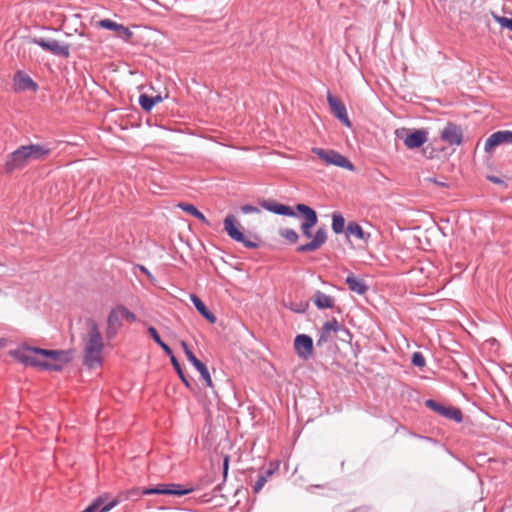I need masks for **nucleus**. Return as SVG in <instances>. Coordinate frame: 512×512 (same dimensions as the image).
<instances>
[{
  "label": "nucleus",
  "instance_id": "ddd939ff",
  "mask_svg": "<svg viewBox=\"0 0 512 512\" xmlns=\"http://www.w3.org/2000/svg\"><path fill=\"white\" fill-rule=\"evenodd\" d=\"M327 101L335 117L339 119L346 127H350L351 122L348 118L345 105L331 93H328Z\"/></svg>",
  "mask_w": 512,
  "mask_h": 512
},
{
  "label": "nucleus",
  "instance_id": "c85d7f7f",
  "mask_svg": "<svg viewBox=\"0 0 512 512\" xmlns=\"http://www.w3.org/2000/svg\"><path fill=\"white\" fill-rule=\"evenodd\" d=\"M345 228V219L339 213H333L332 215V230L336 234H340L344 231Z\"/></svg>",
  "mask_w": 512,
  "mask_h": 512
},
{
  "label": "nucleus",
  "instance_id": "aec40b11",
  "mask_svg": "<svg viewBox=\"0 0 512 512\" xmlns=\"http://www.w3.org/2000/svg\"><path fill=\"white\" fill-rule=\"evenodd\" d=\"M188 361L195 367L200 373L202 379L208 387H212V379L207 367L196 358L193 353H188Z\"/></svg>",
  "mask_w": 512,
  "mask_h": 512
},
{
  "label": "nucleus",
  "instance_id": "412c9836",
  "mask_svg": "<svg viewBox=\"0 0 512 512\" xmlns=\"http://www.w3.org/2000/svg\"><path fill=\"white\" fill-rule=\"evenodd\" d=\"M190 299H191L192 303L194 304L195 308L197 309V311L208 322H210V323H215L216 322L215 315L207 309L205 304L201 301V299L198 296H196L195 294H191Z\"/></svg>",
  "mask_w": 512,
  "mask_h": 512
},
{
  "label": "nucleus",
  "instance_id": "f704fd0d",
  "mask_svg": "<svg viewBox=\"0 0 512 512\" xmlns=\"http://www.w3.org/2000/svg\"><path fill=\"white\" fill-rule=\"evenodd\" d=\"M123 316H124V319H126L127 321L129 322H134L136 321V316L134 313H132L131 311H129L127 308H125L123 306Z\"/></svg>",
  "mask_w": 512,
  "mask_h": 512
},
{
  "label": "nucleus",
  "instance_id": "9d476101",
  "mask_svg": "<svg viewBox=\"0 0 512 512\" xmlns=\"http://www.w3.org/2000/svg\"><path fill=\"white\" fill-rule=\"evenodd\" d=\"M296 208L305 217V221L301 224L302 234L306 238H311L312 237L311 228L314 227L317 223L316 212L312 208H310L309 206H307L305 204H298L296 206Z\"/></svg>",
  "mask_w": 512,
  "mask_h": 512
},
{
  "label": "nucleus",
  "instance_id": "b1692460",
  "mask_svg": "<svg viewBox=\"0 0 512 512\" xmlns=\"http://www.w3.org/2000/svg\"><path fill=\"white\" fill-rule=\"evenodd\" d=\"M346 283L351 291L359 295H363L368 289V287L366 286L365 282L362 279L356 278L353 275H349L346 278Z\"/></svg>",
  "mask_w": 512,
  "mask_h": 512
},
{
  "label": "nucleus",
  "instance_id": "72a5a7b5",
  "mask_svg": "<svg viewBox=\"0 0 512 512\" xmlns=\"http://www.w3.org/2000/svg\"><path fill=\"white\" fill-rule=\"evenodd\" d=\"M412 363L417 367H423L425 365V359L420 352H415L412 356Z\"/></svg>",
  "mask_w": 512,
  "mask_h": 512
},
{
  "label": "nucleus",
  "instance_id": "a878e982",
  "mask_svg": "<svg viewBox=\"0 0 512 512\" xmlns=\"http://www.w3.org/2000/svg\"><path fill=\"white\" fill-rule=\"evenodd\" d=\"M266 209L278 214V215H285V216H296V213L293 211V209L287 205L284 204H267L265 205Z\"/></svg>",
  "mask_w": 512,
  "mask_h": 512
},
{
  "label": "nucleus",
  "instance_id": "58836bf2",
  "mask_svg": "<svg viewBox=\"0 0 512 512\" xmlns=\"http://www.w3.org/2000/svg\"><path fill=\"white\" fill-rule=\"evenodd\" d=\"M181 346H182V348L184 350V353H185L186 357L188 358V353H193V352L189 349V347L186 344V342L182 341L181 342Z\"/></svg>",
  "mask_w": 512,
  "mask_h": 512
},
{
  "label": "nucleus",
  "instance_id": "6e6552de",
  "mask_svg": "<svg viewBox=\"0 0 512 512\" xmlns=\"http://www.w3.org/2000/svg\"><path fill=\"white\" fill-rule=\"evenodd\" d=\"M31 42L57 56L68 57L70 53L68 44L60 43L54 39L33 38Z\"/></svg>",
  "mask_w": 512,
  "mask_h": 512
},
{
  "label": "nucleus",
  "instance_id": "0eeeda50",
  "mask_svg": "<svg viewBox=\"0 0 512 512\" xmlns=\"http://www.w3.org/2000/svg\"><path fill=\"white\" fill-rule=\"evenodd\" d=\"M193 488H182L179 484H159L153 488H145L141 491L143 495L163 494L183 496L193 491Z\"/></svg>",
  "mask_w": 512,
  "mask_h": 512
},
{
  "label": "nucleus",
  "instance_id": "1a4fd4ad",
  "mask_svg": "<svg viewBox=\"0 0 512 512\" xmlns=\"http://www.w3.org/2000/svg\"><path fill=\"white\" fill-rule=\"evenodd\" d=\"M123 316V306L118 305L114 307L107 318V327H106V337L108 339H112L119 331L122 326Z\"/></svg>",
  "mask_w": 512,
  "mask_h": 512
},
{
  "label": "nucleus",
  "instance_id": "c756f323",
  "mask_svg": "<svg viewBox=\"0 0 512 512\" xmlns=\"http://www.w3.org/2000/svg\"><path fill=\"white\" fill-rule=\"evenodd\" d=\"M272 474V471H267L266 475H259L258 479L253 487V490L255 493L260 492V490L263 488L265 483L267 482L268 477Z\"/></svg>",
  "mask_w": 512,
  "mask_h": 512
},
{
  "label": "nucleus",
  "instance_id": "9b49d317",
  "mask_svg": "<svg viewBox=\"0 0 512 512\" xmlns=\"http://www.w3.org/2000/svg\"><path fill=\"white\" fill-rule=\"evenodd\" d=\"M294 348L300 358L308 359L313 352L312 338L305 334L297 335L294 340Z\"/></svg>",
  "mask_w": 512,
  "mask_h": 512
},
{
  "label": "nucleus",
  "instance_id": "4be33fe9",
  "mask_svg": "<svg viewBox=\"0 0 512 512\" xmlns=\"http://www.w3.org/2000/svg\"><path fill=\"white\" fill-rule=\"evenodd\" d=\"M103 502V499L100 497L81 512H108L115 506H117V504L119 503L118 500H112L111 502L103 506Z\"/></svg>",
  "mask_w": 512,
  "mask_h": 512
},
{
  "label": "nucleus",
  "instance_id": "79ce46f5",
  "mask_svg": "<svg viewBox=\"0 0 512 512\" xmlns=\"http://www.w3.org/2000/svg\"><path fill=\"white\" fill-rule=\"evenodd\" d=\"M139 493V490L138 489H132L128 492V497H131V496H134V495H138Z\"/></svg>",
  "mask_w": 512,
  "mask_h": 512
},
{
  "label": "nucleus",
  "instance_id": "2eb2a0df",
  "mask_svg": "<svg viewBox=\"0 0 512 512\" xmlns=\"http://www.w3.org/2000/svg\"><path fill=\"white\" fill-rule=\"evenodd\" d=\"M441 138L449 145H459L462 142V131L457 125L449 123L442 131Z\"/></svg>",
  "mask_w": 512,
  "mask_h": 512
},
{
  "label": "nucleus",
  "instance_id": "cd10ccee",
  "mask_svg": "<svg viewBox=\"0 0 512 512\" xmlns=\"http://www.w3.org/2000/svg\"><path fill=\"white\" fill-rule=\"evenodd\" d=\"M347 234L348 236H353L357 239H360V240H366V234L365 232L363 231L362 227L355 223V222H351L348 224L347 226Z\"/></svg>",
  "mask_w": 512,
  "mask_h": 512
},
{
  "label": "nucleus",
  "instance_id": "7ed1b4c3",
  "mask_svg": "<svg viewBox=\"0 0 512 512\" xmlns=\"http://www.w3.org/2000/svg\"><path fill=\"white\" fill-rule=\"evenodd\" d=\"M50 153V149L44 145L31 144L21 146L14 151L6 162V169L12 171L22 168L31 161L44 159Z\"/></svg>",
  "mask_w": 512,
  "mask_h": 512
},
{
  "label": "nucleus",
  "instance_id": "c03bdc74",
  "mask_svg": "<svg viewBox=\"0 0 512 512\" xmlns=\"http://www.w3.org/2000/svg\"><path fill=\"white\" fill-rule=\"evenodd\" d=\"M427 180H428L429 182H433V183H435V184H437V185H444V183L439 182V181H437V180H436V179H434V178H428Z\"/></svg>",
  "mask_w": 512,
  "mask_h": 512
},
{
  "label": "nucleus",
  "instance_id": "a18cd8bd",
  "mask_svg": "<svg viewBox=\"0 0 512 512\" xmlns=\"http://www.w3.org/2000/svg\"><path fill=\"white\" fill-rule=\"evenodd\" d=\"M141 271H143L146 275H148L150 272L143 266L140 267Z\"/></svg>",
  "mask_w": 512,
  "mask_h": 512
},
{
  "label": "nucleus",
  "instance_id": "f3484780",
  "mask_svg": "<svg viewBox=\"0 0 512 512\" xmlns=\"http://www.w3.org/2000/svg\"><path fill=\"white\" fill-rule=\"evenodd\" d=\"M426 405L429 408L433 409L434 411H437L441 415H443L447 418L453 419L456 422H460L462 420V413L460 412V410H458L456 408H452V407L447 408V407L441 406L440 404L436 403L433 400H427Z\"/></svg>",
  "mask_w": 512,
  "mask_h": 512
},
{
  "label": "nucleus",
  "instance_id": "bb28decb",
  "mask_svg": "<svg viewBox=\"0 0 512 512\" xmlns=\"http://www.w3.org/2000/svg\"><path fill=\"white\" fill-rule=\"evenodd\" d=\"M179 207L189 213L190 215L194 216L195 218H197L198 220H200L202 223L206 224V225H209V221L207 220V218L204 216V214L202 212H200L195 206H193L192 204H187V203H180L179 204Z\"/></svg>",
  "mask_w": 512,
  "mask_h": 512
},
{
  "label": "nucleus",
  "instance_id": "dca6fc26",
  "mask_svg": "<svg viewBox=\"0 0 512 512\" xmlns=\"http://www.w3.org/2000/svg\"><path fill=\"white\" fill-rule=\"evenodd\" d=\"M14 88L17 91H36L38 86L29 75L18 71L14 76Z\"/></svg>",
  "mask_w": 512,
  "mask_h": 512
},
{
  "label": "nucleus",
  "instance_id": "f257e3e1",
  "mask_svg": "<svg viewBox=\"0 0 512 512\" xmlns=\"http://www.w3.org/2000/svg\"><path fill=\"white\" fill-rule=\"evenodd\" d=\"M18 362L40 370L60 371L73 358L69 350H49L30 346H20L10 351Z\"/></svg>",
  "mask_w": 512,
  "mask_h": 512
},
{
  "label": "nucleus",
  "instance_id": "a211bd4d",
  "mask_svg": "<svg viewBox=\"0 0 512 512\" xmlns=\"http://www.w3.org/2000/svg\"><path fill=\"white\" fill-rule=\"evenodd\" d=\"M326 231L324 228H319L314 235L312 241L309 243L300 245L298 247L299 252H312L318 250L326 241Z\"/></svg>",
  "mask_w": 512,
  "mask_h": 512
},
{
  "label": "nucleus",
  "instance_id": "ea45409f",
  "mask_svg": "<svg viewBox=\"0 0 512 512\" xmlns=\"http://www.w3.org/2000/svg\"><path fill=\"white\" fill-rule=\"evenodd\" d=\"M488 179L490 181H492L493 183H496V184L503 183V181L500 178L496 177V176H489Z\"/></svg>",
  "mask_w": 512,
  "mask_h": 512
},
{
  "label": "nucleus",
  "instance_id": "37998d69",
  "mask_svg": "<svg viewBox=\"0 0 512 512\" xmlns=\"http://www.w3.org/2000/svg\"><path fill=\"white\" fill-rule=\"evenodd\" d=\"M227 470H228V457H225V459H224V475L227 474Z\"/></svg>",
  "mask_w": 512,
  "mask_h": 512
},
{
  "label": "nucleus",
  "instance_id": "4468645a",
  "mask_svg": "<svg viewBox=\"0 0 512 512\" xmlns=\"http://www.w3.org/2000/svg\"><path fill=\"white\" fill-rule=\"evenodd\" d=\"M332 333H334V334L345 333L346 336H349V330L346 329L341 324H339L337 320L332 319L330 321H327L323 325L318 343L320 344V343L326 342L330 338Z\"/></svg>",
  "mask_w": 512,
  "mask_h": 512
},
{
  "label": "nucleus",
  "instance_id": "4c0bfd02",
  "mask_svg": "<svg viewBox=\"0 0 512 512\" xmlns=\"http://www.w3.org/2000/svg\"><path fill=\"white\" fill-rule=\"evenodd\" d=\"M159 346L168 356L171 357V355H173L171 348L168 345H166L163 341L159 344Z\"/></svg>",
  "mask_w": 512,
  "mask_h": 512
},
{
  "label": "nucleus",
  "instance_id": "473e14b6",
  "mask_svg": "<svg viewBox=\"0 0 512 512\" xmlns=\"http://www.w3.org/2000/svg\"><path fill=\"white\" fill-rule=\"evenodd\" d=\"M171 363L173 364L174 368L176 369L179 377L182 379V381L188 386V381L185 379L184 375H183V372L181 370V367H180V364L179 362L177 361V359L175 358L174 355H171Z\"/></svg>",
  "mask_w": 512,
  "mask_h": 512
},
{
  "label": "nucleus",
  "instance_id": "2f4dec72",
  "mask_svg": "<svg viewBox=\"0 0 512 512\" xmlns=\"http://www.w3.org/2000/svg\"><path fill=\"white\" fill-rule=\"evenodd\" d=\"M493 18L501 27L512 31V19L498 15H493Z\"/></svg>",
  "mask_w": 512,
  "mask_h": 512
},
{
  "label": "nucleus",
  "instance_id": "393cba45",
  "mask_svg": "<svg viewBox=\"0 0 512 512\" xmlns=\"http://www.w3.org/2000/svg\"><path fill=\"white\" fill-rule=\"evenodd\" d=\"M163 100L161 95L150 97L146 94H141L139 97V104L145 111H150L157 103Z\"/></svg>",
  "mask_w": 512,
  "mask_h": 512
},
{
  "label": "nucleus",
  "instance_id": "f8f14e48",
  "mask_svg": "<svg viewBox=\"0 0 512 512\" xmlns=\"http://www.w3.org/2000/svg\"><path fill=\"white\" fill-rule=\"evenodd\" d=\"M502 144H512V131L503 130L491 134L485 142V151L490 152Z\"/></svg>",
  "mask_w": 512,
  "mask_h": 512
},
{
  "label": "nucleus",
  "instance_id": "5701e85b",
  "mask_svg": "<svg viewBox=\"0 0 512 512\" xmlns=\"http://www.w3.org/2000/svg\"><path fill=\"white\" fill-rule=\"evenodd\" d=\"M313 302L319 309L332 308L334 306V298L323 292L317 291L313 296Z\"/></svg>",
  "mask_w": 512,
  "mask_h": 512
},
{
  "label": "nucleus",
  "instance_id": "de8ad7c7",
  "mask_svg": "<svg viewBox=\"0 0 512 512\" xmlns=\"http://www.w3.org/2000/svg\"><path fill=\"white\" fill-rule=\"evenodd\" d=\"M147 276H148L150 279H153V276L151 275V273H149Z\"/></svg>",
  "mask_w": 512,
  "mask_h": 512
},
{
  "label": "nucleus",
  "instance_id": "a19ab883",
  "mask_svg": "<svg viewBox=\"0 0 512 512\" xmlns=\"http://www.w3.org/2000/svg\"><path fill=\"white\" fill-rule=\"evenodd\" d=\"M339 338L342 341H349L351 339V334L349 333V336H346L345 333H339Z\"/></svg>",
  "mask_w": 512,
  "mask_h": 512
},
{
  "label": "nucleus",
  "instance_id": "6ab92c4d",
  "mask_svg": "<svg viewBox=\"0 0 512 512\" xmlns=\"http://www.w3.org/2000/svg\"><path fill=\"white\" fill-rule=\"evenodd\" d=\"M99 26L108 30L117 32V34L126 40L132 36V32L125 26L118 24L110 19H103L99 21Z\"/></svg>",
  "mask_w": 512,
  "mask_h": 512
},
{
  "label": "nucleus",
  "instance_id": "49530a36",
  "mask_svg": "<svg viewBox=\"0 0 512 512\" xmlns=\"http://www.w3.org/2000/svg\"><path fill=\"white\" fill-rule=\"evenodd\" d=\"M4 344H5V341H4V340H0V348H1L2 346H4Z\"/></svg>",
  "mask_w": 512,
  "mask_h": 512
},
{
  "label": "nucleus",
  "instance_id": "c9c22d12",
  "mask_svg": "<svg viewBox=\"0 0 512 512\" xmlns=\"http://www.w3.org/2000/svg\"><path fill=\"white\" fill-rule=\"evenodd\" d=\"M148 333L151 335V337L153 338V340L159 345L162 340L158 334V332L156 331V329L154 327H149L148 328Z\"/></svg>",
  "mask_w": 512,
  "mask_h": 512
},
{
  "label": "nucleus",
  "instance_id": "f03ea898",
  "mask_svg": "<svg viewBox=\"0 0 512 512\" xmlns=\"http://www.w3.org/2000/svg\"><path fill=\"white\" fill-rule=\"evenodd\" d=\"M83 345L85 365L89 368L101 366L104 342L99 327L94 320L87 321V332L83 338Z\"/></svg>",
  "mask_w": 512,
  "mask_h": 512
},
{
  "label": "nucleus",
  "instance_id": "39448f33",
  "mask_svg": "<svg viewBox=\"0 0 512 512\" xmlns=\"http://www.w3.org/2000/svg\"><path fill=\"white\" fill-rule=\"evenodd\" d=\"M396 135L403 140L404 145L408 149L419 148L428 140V132L424 129L413 131L408 129L396 130Z\"/></svg>",
  "mask_w": 512,
  "mask_h": 512
},
{
  "label": "nucleus",
  "instance_id": "20e7f679",
  "mask_svg": "<svg viewBox=\"0 0 512 512\" xmlns=\"http://www.w3.org/2000/svg\"><path fill=\"white\" fill-rule=\"evenodd\" d=\"M312 152L316 154L327 165H334L353 171L354 165L343 155L331 149L313 148Z\"/></svg>",
  "mask_w": 512,
  "mask_h": 512
},
{
  "label": "nucleus",
  "instance_id": "e433bc0d",
  "mask_svg": "<svg viewBox=\"0 0 512 512\" xmlns=\"http://www.w3.org/2000/svg\"><path fill=\"white\" fill-rule=\"evenodd\" d=\"M241 210L244 214L260 212L259 208L252 205H244Z\"/></svg>",
  "mask_w": 512,
  "mask_h": 512
},
{
  "label": "nucleus",
  "instance_id": "423d86ee",
  "mask_svg": "<svg viewBox=\"0 0 512 512\" xmlns=\"http://www.w3.org/2000/svg\"><path fill=\"white\" fill-rule=\"evenodd\" d=\"M224 230L236 242L242 243L247 248H256L258 244L248 240L244 234L236 227V220L233 215H227L224 219Z\"/></svg>",
  "mask_w": 512,
  "mask_h": 512
},
{
  "label": "nucleus",
  "instance_id": "7c9ffc66",
  "mask_svg": "<svg viewBox=\"0 0 512 512\" xmlns=\"http://www.w3.org/2000/svg\"><path fill=\"white\" fill-rule=\"evenodd\" d=\"M280 235L292 243L298 240V234L294 230L289 228L281 229Z\"/></svg>",
  "mask_w": 512,
  "mask_h": 512
}]
</instances>
